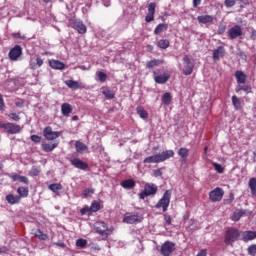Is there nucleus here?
I'll return each instance as SVG.
<instances>
[{"instance_id": "58", "label": "nucleus", "mask_w": 256, "mask_h": 256, "mask_svg": "<svg viewBox=\"0 0 256 256\" xmlns=\"http://www.w3.org/2000/svg\"><path fill=\"white\" fill-rule=\"evenodd\" d=\"M163 161H165V159L163 158V154L162 153L156 154V162L163 163Z\"/></svg>"}, {"instance_id": "49", "label": "nucleus", "mask_w": 256, "mask_h": 256, "mask_svg": "<svg viewBox=\"0 0 256 256\" xmlns=\"http://www.w3.org/2000/svg\"><path fill=\"white\" fill-rule=\"evenodd\" d=\"M248 255L256 256V244H252L247 249Z\"/></svg>"}, {"instance_id": "40", "label": "nucleus", "mask_w": 256, "mask_h": 256, "mask_svg": "<svg viewBox=\"0 0 256 256\" xmlns=\"http://www.w3.org/2000/svg\"><path fill=\"white\" fill-rule=\"evenodd\" d=\"M248 187L251 190V194L252 195H256V178H250L249 183H248Z\"/></svg>"}, {"instance_id": "25", "label": "nucleus", "mask_w": 256, "mask_h": 256, "mask_svg": "<svg viewBox=\"0 0 256 256\" xmlns=\"http://www.w3.org/2000/svg\"><path fill=\"white\" fill-rule=\"evenodd\" d=\"M61 112L64 117H69V114L73 113V107L69 103H63L61 105Z\"/></svg>"}, {"instance_id": "31", "label": "nucleus", "mask_w": 256, "mask_h": 256, "mask_svg": "<svg viewBox=\"0 0 256 256\" xmlns=\"http://www.w3.org/2000/svg\"><path fill=\"white\" fill-rule=\"evenodd\" d=\"M156 45L159 47V49H169L171 42L169 39H160L156 42Z\"/></svg>"}, {"instance_id": "45", "label": "nucleus", "mask_w": 256, "mask_h": 256, "mask_svg": "<svg viewBox=\"0 0 256 256\" xmlns=\"http://www.w3.org/2000/svg\"><path fill=\"white\" fill-rule=\"evenodd\" d=\"M240 91H246V93H251V86H249V85H246V86L238 85L236 87V93H239Z\"/></svg>"}, {"instance_id": "53", "label": "nucleus", "mask_w": 256, "mask_h": 256, "mask_svg": "<svg viewBox=\"0 0 256 256\" xmlns=\"http://www.w3.org/2000/svg\"><path fill=\"white\" fill-rule=\"evenodd\" d=\"M30 139L33 141V143H41V136L39 135L33 134L30 136Z\"/></svg>"}, {"instance_id": "59", "label": "nucleus", "mask_w": 256, "mask_h": 256, "mask_svg": "<svg viewBox=\"0 0 256 256\" xmlns=\"http://www.w3.org/2000/svg\"><path fill=\"white\" fill-rule=\"evenodd\" d=\"M154 177H161V175H163V172L161 171V169H156L153 171Z\"/></svg>"}, {"instance_id": "52", "label": "nucleus", "mask_w": 256, "mask_h": 256, "mask_svg": "<svg viewBox=\"0 0 256 256\" xmlns=\"http://www.w3.org/2000/svg\"><path fill=\"white\" fill-rule=\"evenodd\" d=\"M163 217L166 225H171L173 223V218H171V215L164 213Z\"/></svg>"}, {"instance_id": "61", "label": "nucleus", "mask_w": 256, "mask_h": 256, "mask_svg": "<svg viewBox=\"0 0 256 256\" xmlns=\"http://www.w3.org/2000/svg\"><path fill=\"white\" fill-rule=\"evenodd\" d=\"M225 29H226L225 25H220V26L218 27V33H219V35H223V33H225Z\"/></svg>"}, {"instance_id": "41", "label": "nucleus", "mask_w": 256, "mask_h": 256, "mask_svg": "<svg viewBox=\"0 0 256 256\" xmlns=\"http://www.w3.org/2000/svg\"><path fill=\"white\" fill-rule=\"evenodd\" d=\"M243 215H245V210H237L232 214L231 220L239 221V219H241V216H243Z\"/></svg>"}, {"instance_id": "50", "label": "nucleus", "mask_w": 256, "mask_h": 256, "mask_svg": "<svg viewBox=\"0 0 256 256\" xmlns=\"http://www.w3.org/2000/svg\"><path fill=\"white\" fill-rule=\"evenodd\" d=\"M91 208L89 206H84L81 210H80V215H91Z\"/></svg>"}, {"instance_id": "18", "label": "nucleus", "mask_w": 256, "mask_h": 256, "mask_svg": "<svg viewBox=\"0 0 256 256\" xmlns=\"http://www.w3.org/2000/svg\"><path fill=\"white\" fill-rule=\"evenodd\" d=\"M221 57H225V47L223 46H218L217 49L213 51V60L214 61H219Z\"/></svg>"}, {"instance_id": "42", "label": "nucleus", "mask_w": 256, "mask_h": 256, "mask_svg": "<svg viewBox=\"0 0 256 256\" xmlns=\"http://www.w3.org/2000/svg\"><path fill=\"white\" fill-rule=\"evenodd\" d=\"M178 155L181 157V159H187L189 157V150L185 147H182L178 150Z\"/></svg>"}, {"instance_id": "64", "label": "nucleus", "mask_w": 256, "mask_h": 256, "mask_svg": "<svg viewBox=\"0 0 256 256\" xmlns=\"http://www.w3.org/2000/svg\"><path fill=\"white\" fill-rule=\"evenodd\" d=\"M250 38L252 39V41H255V39H256V30L252 31Z\"/></svg>"}, {"instance_id": "5", "label": "nucleus", "mask_w": 256, "mask_h": 256, "mask_svg": "<svg viewBox=\"0 0 256 256\" xmlns=\"http://www.w3.org/2000/svg\"><path fill=\"white\" fill-rule=\"evenodd\" d=\"M95 232L98 233V235H105V237H109V226L104 221H98L94 224Z\"/></svg>"}, {"instance_id": "10", "label": "nucleus", "mask_w": 256, "mask_h": 256, "mask_svg": "<svg viewBox=\"0 0 256 256\" xmlns=\"http://www.w3.org/2000/svg\"><path fill=\"white\" fill-rule=\"evenodd\" d=\"M184 68L182 69L183 75H191L193 73V69L195 65L191 62V58L187 55L183 57Z\"/></svg>"}, {"instance_id": "2", "label": "nucleus", "mask_w": 256, "mask_h": 256, "mask_svg": "<svg viewBox=\"0 0 256 256\" xmlns=\"http://www.w3.org/2000/svg\"><path fill=\"white\" fill-rule=\"evenodd\" d=\"M240 236H241V233L239 232V230L237 228H233V227L228 228L224 234L225 245L233 246L235 241H237V239H239Z\"/></svg>"}, {"instance_id": "60", "label": "nucleus", "mask_w": 256, "mask_h": 256, "mask_svg": "<svg viewBox=\"0 0 256 256\" xmlns=\"http://www.w3.org/2000/svg\"><path fill=\"white\" fill-rule=\"evenodd\" d=\"M38 239H40V241H47V239H49V236L42 232Z\"/></svg>"}, {"instance_id": "20", "label": "nucleus", "mask_w": 256, "mask_h": 256, "mask_svg": "<svg viewBox=\"0 0 256 256\" xmlns=\"http://www.w3.org/2000/svg\"><path fill=\"white\" fill-rule=\"evenodd\" d=\"M49 66L51 67V69H55L58 71H63V69H65V63L59 60H49Z\"/></svg>"}, {"instance_id": "56", "label": "nucleus", "mask_w": 256, "mask_h": 256, "mask_svg": "<svg viewBox=\"0 0 256 256\" xmlns=\"http://www.w3.org/2000/svg\"><path fill=\"white\" fill-rule=\"evenodd\" d=\"M8 117L10 119H12V121H20L21 117H19V115H17V113H10L8 114Z\"/></svg>"}, {"instance_id": "24", "label": "nucleus", "mask_w": 256, "mask_h": 256, "mask_svg": "<svg viewBox=\"0 0 256 256\" xmlns=\"http://www.w3.org/2000/svg\"><path fill=\"white\" fill-rule=\"evenodd\" d=\"M253 239H256V231L242 232V241H253Z\"/></svg>"}, {"instance_id": "6", "label": "nucleus", "mask_w": 256, "mask_h": 256, "mask_svg": "<svg viewBox=\"0 0 256 256\" xmlns=\"http://www.w3.org/2000/svg\"><path fill=\"white\" fill-rule=\"evenodd\" d=\"M142 221L143 216H139V214L126 213L123 218V223H127L128 225H136L137 223H141Z\"/></svg>"}, {"instance_id": "36", "label": "nucleus", "mask_w": 256, "mask_h": 256, "mask_svg": "<svg viewBox=\"0 0 256 256\" xmlns=\"http://www.w3.org/2000/svg\"><path fill=\"white\" fill-rule=\"evenodd\" d=\"M67 87H69V89H81V84H79V82L75 81V80H68L65 82Z\"/></svg>"}, {"instance_id": "19", "label": "nucleus", "mask_w": 256, "mask_h": 256, "mask_svg": "<svg viewBox=\"0 0 256 256\" xmlns=\"http://www.w3.org/2000/svg\"><path fill=\"white\" fill-rule=\"evenodd\" d=\"M235 78L237 83H239V85H243L245 83H247V74H245V72L241 71V70H237L235 72Z\"/></svg>"}, {"instance_id": "8", "label": "nucleus", "mask_w": 256, "mask_h": 256, "mask_svg": "<svg viewBox=\"0 0 256 256\" xmlns=\"http://www.w3.org/2000/svg\"><path fill=\"white\" fill-rule=\"evenodd\" d=\"M173 251H175V243L171 241L164 242L160 248V253L163 256H171Z\"/></svg>"}, {"instance_id": "15", "label": "nucleus", "mask_w": 256, "mask_h": 256, "mask_svg": "<svg viewBox=\"0 0 256 256\" xmlns=\"http://www.w3.org/2000/svg\"><path fill=\"white\" fill-rule=\"evenodd\" d=\"M157 4L155 2H151L148 5V14L145 17L146 23H151V21H155V9Z\"/></svg>"}, {"instance_id": "55", "label": "nucleus", "mask_w": 256, "mask_h": 256, "mask_svg": "<svg viewBox=\"0 0 256 256\" xmlns=\"http://www.w3.org/2000/svg\"><path fill=\"white\" fill-rule=\"evenodd\" d=\"M95 193V189H85L82 193L84 197H89V195H93Z\"/></svg>"}, {"instance_id": "27", "label": "nucleus", "mask_w": 256, "mask_h": 256, "mask_svg": "<svg viewBox=\"0 0 256 256\" xmlns=\"http://www.w3.org/2000/svg\"><path fill=\"white\" fill-rule=\"evenodd\" d=\"M120 185H121V187H123V189L131 190V189L135 188V180H133V179H126V180H123L120 183Z\"/></svg>"}, {"instance_id": "3", "label": "nucleus", "mask_w": 256, "mask_h": 256, "mask_svg": "<svg viewBox=\"0 0 256 256\" xmlns=\"http://www.w3.org/2000/svg\"><path fill=\"white\" fill-rule=\"evenodd\" d=\"M158 191H159V187H157L155 184L146 183L144 185V190L140 192L138 196H139V199L144 200L145 197L155 196V194L158 193Z\"/></svg>"}, {"instance_id": "44", "label": "nucleus", "mask_w": 256, "mask_h": 256, "mask_svg": "<svg viewBox=\"0 0 256 256\" xmlns=\"http://www.w3.org/2000/svg\"><path fill=\"white\" fill-rule=\"evenodd\" d=\"M76 247H79L80 249H85L87 247V240L83 238L76 240Z\"/></svg>"}, {"instance_id": "51", "label": "nucleus", "mask_w": 256, "mask_h": 256, "mask_svg": "<svg viewBox=\"0 0 256 256\" xmlns=\"http://www.w3.org/2000/svg\"><path fill=\"white\" fill-rule=\"evenodd\" d=\"M98 79L100 81V83H105V81H107V74H105L104 72H98Z\"/></svg>"}, {"instance_id": "1", "label": "nucleus", "mask_w": 256, "mask_h": 256, "mask_svg": "<svg viewBox=\"0 0 256 256\" xmlns=\"http://www.w3.org/2000/svg\"><path fill=\"white\" fill-rule=\"evenodd\" d=\"M171 195H173V192L171 190H166L155 205V209H162L163 213H167V209H169V205H171Z\"/></svg>"}, {"instance_id": "16", "label": "nucleus", "mask_w": 256, "mask_h": 256, "mask_svg": "<svg viewBox=\"0 0 256 256\" xmlns=\"http://www.w3.org/2000/svg\"><path fill=\"white\" fill-rule=\"evenodd\" d=\"M153 74L155 75L154 81L155 83H158V85H165V83H167L171 78V75H169L168 73L157 75V72L154 71Z\"/></svg>"}, {"instance_id": "43", "label": "nucleus", "mask_w": 256, "mask_h": 256, "mask_svg": "<svg viewBox=\"0 0 256 256\" xmlns=\"http://www.w3.org/2000/svg\"><path fill=\"white\" fill-rule=\"evenodd\" d=\"M162 157H163L164 161H167V159H171V157H175V152L173 150L163 151Z\"/></svg>"}, {"instance_id": "4", "label": "nucleus", "mask_w": 256, "mask_h": 256, "mask_svg": "<svg viewBox=\"0 0 256 256\" xmlns=\"http://www.w3.org/2000/svg\"><path fill=\"white\" fill-rule=\"evenodd\" d=\"M43 136L47 141H55V139H59V137H61V132L53 131L51 126H47L43 129Z\"/></svg>"}, {"instance_id": "22", "label": "nucleus", "mask_w": 256, "mask_h": 256, "mask_svg": "<svg viewBox=\"0 0 256 256\" xmlns=\"http://www.w3.org/2000/svg\"><path fill=\"white\" fill-rule=\"evenodd\" d=\"M18 197L21 199H25L29 197V187L27 186H19L17 188Z\"/></svg>"}, {"instance_id": "32", "label": "nucleus", "mask_w": 256, "mask_h": 256, "mask_svg": "<svg viewBox=\"0 0 256 256\" xmlns=\"http://www.w3.org/2000/svg\"><path fill=\"white\" fill-rule=\"evenodd\" d=\"M48 189L52 191V193H56V195H59V191L63 190V185L59 183L50 184L48 186Z\"/></svg>"}, {"instance_id": "23", "label": "nucleus", "mask_w": 256, "mask_h": 256, "mask_svg": "<svg viewBox=\"0 0 256 256\" xmlns=\"http://www.w3.org/2000/svg\"><path fill=\"white\" fill-rule=\"evenodd\" d=\"M165 60L163 59H153L146 63V69H153V67H159V65H163Z\"/></svg>"}, {"instance_id": "12", "label": "nucleus", "mask_w": 256, "mask_h": 256, "mask_svg": "<svg viewBox=\"0 0 256 256\" xmlns=\"http://www.w3.org/2000/svg\"><path fill=\"white\" fill-rule=\"evenodd\" d=\"M72 27L75 29V31H77V33H79L80 35H85V33H87V26L85 25V23H83L82 20H73L72 21Z\"/></svg>"}, {"instance_id": "34", "label": "nucleus", "mask_w": 256, "mask_h": 256, "mask_svg": "<svg viewBox=\"0 0 256 256\" xmlns=\"http://www.w3.org/2000/svg\"><path fill=\"white\" fill-rule=\"evenodd\" d=\"M172 101H173V96H171V93L165 92L162 95V103H163V105H171Z\"/></svg>"}, {"instance_id": "14", "label": "nucleus", "mask_w": 256, "mask_h": 256, "mask_svg": "<svg viewBox=\"0 0 256 256\" xmlns=\"http://www.w3.org/2000/svg\"><path fill=\"white\" fill-rule=\"evenodd\" d=\"M242 35H243V29H241V26H239V25H235L234 27H232L228 30L229 39H237L238 37H241Z\"/></svg>"}, {"instance_id": "29", "label": "nucleus", "mask_w": 256, "mask_h": 256, "mask_svg": "<svg viewBox=\"0 0 256 256\" xmlns=\"http://www.w3.org/2000/svg\"><path fill=\"white\" fill-rule=\"evenodd\" d=\"M167 29H169V25L160 23L154 29V35H161V33H164V31H167Z\"/></svg>"}, {"instance_id": "26", "label": "nucleus", "mask_w": 256, "mask_h": 256, "mask_svg": "<svg viewBox=\"0 0 256 256\" xmlns=\"http://www.w3.org/2000/svg\"><path fill=\"white\" fill-rule=\"evenodd\" d=\"M6 201L9 205H19L21 203L19 196H14L13 194L6 195Z\"/></svg>"}, {"instance_id": "37", "label": "nucleus", "mask_w": 256, "mask_h": 256, "mask_svg": "<svg viewBox=\"0 0 256 256\" xmlns=\"http://www.w3.org/2000/svg\"><path fill=\"white\" fill-rule=\"evenodd\" d=\"M30 177H39L41 175V167L39 166H32V168L29 171Z\"/></svg>"}, {"instance_id": "28", "label": "nucleus", "mask_w": 256, "mask_h": 256, "mask_svg": "<svg viewBox=\"0 0 256 256\" xmlns=\"http://www.w3.org/2000/svg\"><path fill=\"white\" fill-rule=\"evenodd\" d=\"M57 147H59V142H55L53 144L42 143V149L45 153H51V151L57 149Z\"/></svg>"}, {"instance_id": "63", "label": "nucleus", "mask_w": 256, "mask_h": 256, "mask_svg": "<svg viewBox=\"0 0 256 256\" xmlns=\"http://www.w3.org/2000/svg\"><path fill=\"white\" fill-rule=\"evenodd\" d=\"M16 107H23L25 105V102L23 100H20L18 102H15Z\"/></svg>"}, {"instance_id": "21", "label": "nucleus", "mask_w": 256, "mask_h": 256, "mask_svg": "<svg viewBox=\"0 0 256 256\" xmlns=\"http://www.w3.org/2000/svg\"><path fill=\"white\" fill-rule=\"evenodd\" d=\"M197 21L202 25H207V23H213L215 17L211 15H201L197 17Z\"/></svg>"}, {"instance_id": "9", "label": "nucleus", "mask_w": 256, "mask_h": 256, "mask_svg": "<svg viewBox=\"0 0 256 256\" xmlns=\"http://www.w3.org/2000/svg\"><path fill=\"white\" fill-rule=\"evenodd\" d=\"M223 195H225V191H223L222 188L217 187L210 191L209 199L212 203H217V201H221V199H223Z\"/></svg>"}, {"instance_id": "17", "label": "nucleus", "mask_w": 256, "mask_h": 256, "mask_svg": "<svg viewBox=\"0 0 256 256\" xmlns=\"http://www.w3.org/2000/svg\"><path fill=\"white\" fill-rule=\"evenodd\" d=\"M9 179H12V181H19L20 183H23L24 185H29V178L26 176H21L17 173L8 174Z\"/></svg>"}, {"instance_id": "46", "label": "nucleus", "mask_w": 256, "mask_h": 256, "mask_svg": "<svg viewBox=\"0 0 256 256\" xmlns=\"http://www.w3.org/2000/svg\"><path fill=\"white\" fill-rule=\"evenodd\" d=\"M212 167H214L215 171L217 173H224L225 172V168H223V166H221V164L216 163V162H212Z\"/></svg>"}, {"instance_id": "39", "label": "nucleus", "mask_w": 256, "mask_h": 256, "mask_svg": "<svg viewBox=\"0 0 256 256\" xmlns=\"http://www.w3.org/2000/svg\"><path fill=\"white\" fill-rule=\"evenodd\" d=\"M102 94L106 97V99H115V92L109 88H104L102 90Z\"/></svg>"}, {"instance_id": "33", "label": "nucleus", "mask_w": 256, "mask_h": 256, "mask_svg": "<svg viewBox=\"0 0 256 256\" xmlns=\"http://www.w3.org/2000/svg\"><path fill=\"white\" fill-rule=\"evenodd\" d=\"M136 112L139 115L141 119H148L149 118V113H147V110L143 108V106H138L136 108Z\"/></svg>"}, {"instance_id": "38", "label": "nucleus", "mask_w": 256, "mask_h": 256, "mask_svg": "<svg viewBox=\"0 0 256 256\" xmlns=\"http://www.w3.org/2000/svg\"><path fill=\"white\" fill-rule=\"evenodd\" d=\"M42 65H43V60L41 59V57H36V63L31 62L30 69L35 71V69H39V67H42Z\"/></svg>"}, {"instance_id": "7", "label": "nucleus", "mask_w": 256, "mask_h": 256, "mask_svg": "<svg viewBox=\"0 0 256 256\" xmlns=\"http://www.w3.org/2000/svg\"><path fill=\"white\" fill-rule=\"evenodd\" d=\"M4 131H6L8 135H18V133L23 131V128L19 124L7 122Z\"/></svg>"}, {"instance_id": "13", "label": "nucleus", "mask_w": 256, "mask_h": 256, "mask_svg": "<svg viewBox=\"0 0 256 256\" xmlns=\"http://www.w3.org/2000/svg\"><path fill=\"white\" fill-rule=\"evenodd\" d=\"M70 164L76 169H80L81 171H87V169H89V164H87V162H84L79 158L71 159Z\"/></svg>"}, {"instance_id": "62", "label": "nucleus", "mask_w": 256, "mask_h": 256, "mask_svg": "<svg viewBox=\"0 0 256 256\" xmlns=\"http://www.w3.org/2000/svg\"><path fill=\"white\" fill-rule=\"evenodd\" d=\"M54 245H56L57 247H61V249H65V247H66L64 242H56V243H54Z\"/></svg>"}, {"instance_id": "35", "label": "nucleus", "mask_w": 256, "mask_h": 256, "mask_svg": "<svg viewBox=\"0 0 256 256\" xmlns=\"http://www.w3.org/2000/svg\"><path fill=\"white\" fill-rule=\"evenodd\" d=\"M91 213H97V211H101V202L94 200L90 206Z\"/></svg>"}, {"instance_id": "11", "label": "nucleus", "mask_w": 256, "mask_h": 256, "mask_svg": "<svg viewBox=\"0 0 256 256\" xmlns=\"http://www.w3.org/2000/svg\"><path fill=\"white\" fill-rule=\"evenodd\" d=\"M21 55H23V48H21L19 45H15L10 49L8 57L10 61H18Z\"/></svg>"}, {"instance_id": "54", "label": "nucleus", "mask_w": 256, "mask_h": 256, "mask_svg": "<svg viewBox=\"0 0 256 256\" xmlns=\"http://www.w3.org/2000/svg\"><path fill=\"white\" fill-rule=\"evenodd\" d=\"M235 3H236V0H225L224 2L225 7L227 8L235 7Z\"/></svg>"}, {"instance_id": "47", "label": "nucleus", "mask_w": 256, "mask_h": 256, "mask_svg": "<svg viewBox=\"0 0 256 256\" xmlns=\"http://www.w3.org/2000/svg\"><path fill=\"white\" fill-rule=\"evenodd\" d=\"M232 103L235 107V110H239V107H241V100H239V98H237V96H232Z\"/></svg>"}, {"instance_id": "30", "label": "nucleus", "mask_w": 256, "mask_h": 256, "mask_svg": "<svg viewBox=\"0 0 256 256\" xmlns=\"http://www.w3.org/2000/svg\"><path fill=\"white\" fill-rule=\"evenodd\" d=\"M75 149L77 151V153H83L85 151H87V149H89V147H87V145L79 140H77L75 142Z\"/></svg>"}, {"instance_id": "57", "label": "nucleus", "mask_w": 256, "mask_h": 256, "mask_svg": "<svg viewBox=\"0 0 256 256\" xmlns=\"http://www.w3.org/2000/svg\"><path fill=\"white\" fill-rule=\"evenodd\" d=\"M5 100L3 99V94H0V111H5Z\"/></svg>"}, {"instance_id": "48", "label": "nucleus", "mask_w": 256, "mask_h": 256, "mask_svg": "<svg viewBox=\"0 0 256 256\" xmlns=\"http://www.w3.org/2000/svg\"><path fill=\"white\" fill-rule=\"evenodd\" d=\"M143 163H157V156L156 154L153 156L146 157Z\"/></svg>"}]
</instances>
